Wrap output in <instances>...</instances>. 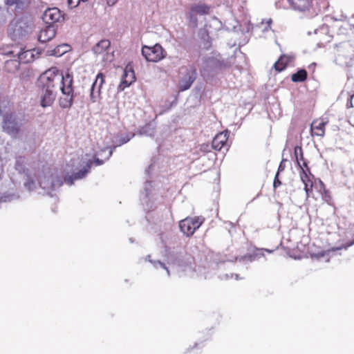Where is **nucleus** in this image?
<instances>
[{
    "instance_id": "35",
    "label": "nucleus",
    "mask_w": 354,
    "mask_h": 354,
    "mask_svg": "<svg viewBox=\"0 0 354 354\" xmlns=\"http://www.w3.org/2000/svg\"><path fill=\"white\" fill-rule=\"evenodd\" d=\"M347 95H348V100H347V102H346V107L348 109L352 108L353 106L352 100H353V98L354 97V92L352 93L348 92Z\"/></svg>"
},
{
    "instance_id": "32",
    "label": "nucleus",
    "mask_w": 354,
    "mask_h": 354,
    "mask_svg": "<svg viewBox=\"0 0 354 354\" xmlns=\"http://www.w3.org/2000/svg\"><path fill=\"white\" fill-rule=\"evenodd\" d=\"M66 47H67L66 45L58 46L51 51V53L50 55L56 56V57L61 56L62 55H63L64 53H65L66 52V49H62Z\"/></svg>"
},
{
    "instance_id": "5",
    "label": "nucleus",
    "mask_w": 354,
    "mask_h": 354,
    "mask_svg": "<svg viewBox=\"0 0 354 354\" xmlns=\"http://www.w3.org/2000/svg\"><path fill=\"white\" fill-rule=\"evenodd\" d=\"M24 120V117L16 113L5 114L2 122L3 131L15 138L20 132Z\"/></svg>"
},
{
    "instance_id": "4",
    "label": "nucleus",
    "mask_w": 354,
    "mask_h": 354,
    "mask_svg": "<svg viewBox=\"0 0 354 354\" xmlns=\"http://www.w3.org/2000/svg\"><path fill=\"white\" fill-rule=\"evenodd\" d=\"M0 54L6 57H17L20 63H29L34 60L31 50H24L22 45L11 44L0 48Z\"/></svg>"
},
{
    "instance_id": "6",
    "label": "nucleus",
    "mask_w": 354,
    "mask_h": 354,
    "mask_svg": "<svg viewBox=\"0 0 354 354\" xmlns=\"http://www.w3.org/2000/svg\"><path fill=\"white\" fill-rule=\"evenodd\" d=\"M167 252V260L168 263L173 264L178 267H185V269L183 270L184 272H193V268L191 264L192 259L190 257L188 258H185V253L181 251L180 250H168Z\"/></svg>"
},
{
    "instance_id": "22",
    "label": "nucleus",
    "mask_w": 354,
    "mask_h": 354,
    "mask_svg": "<svg viewBox=\"0 0 354 354\" xmlns=\"http://www.w3.org/2000/svg\"><path fill=\"white\" fill-rule=\"evenodd\" d=\"M10 57V59L5 61L4 70L8 73H14L18 71L20 62L17 57Z\"/></svg>"
},
{
    "instance_id": "40",
    "label": "nucleus",
    "mask_w": 354,
    "mask_h": 354,
    "mask_svg": "<svg viewBox=\"0 0 354 354\" xmlns=\"http://www.w3.org/2000/svg\"><path fill=\"white\" fill-rule=\"evenodd\" d=\"M301 167L304 169V167L306 168L305 170L308 171V172H310V169L308 167V164H307V162L306 160H304V159L303 160V163L302 165H301Z\"/></svg>"
},
{
    "instance_id": "21",
    "label": "nucleus",
    "mask_w": 354,
    "mask_h": 354,
    "mask_svg": "<svg viewBox=\"0 0 354 354\" xmlns=\"http://www.w3.org/2000/svg\"><path fill=\"white\" fill-rule=\"evenodd\" d=\"M327 122L323 120H314L311 124V131L313 136H324V127Z\"/></svg>"
},
{
    "instance_id": "8",
    "label": "nucleus",
    "mask_w": 354,
    "mask_h": 354,
    "mask_svg": "<svg viewBox=\"0 0 354 354\" xmlns=\"http://www.w3.org/2000/svg\"><path fill=\"white\" fill-rule=\"evenodd\" d=\"M203 216L187 217L179 223L181 232L187 236H192L203 223Z\"/></svg>"
},
{
    "instance_id": "36",
    "label": "nucleus",
    "mask_w": 354,
    "mask_h": 354,
    "mask_svg": "<svg viewBox=\"0 0 354 354\" xmlns=\"http://www.w3.org/2000/svg\"><path fill=\"white\" fill-rule=\"evenodd\" d=\"M354 244V239L350 242H348L346 243L345 245L341 246V247H338V248H333L332 250L333 251H335V250H341L342 248H344V249H347L348 248H349L350 246L353 245Z\"/></svg>"
},
{
    "instance_id": "25",
    "label": "nucleus",
    "mask_w": 354,
    "mask_h": 354,
    "mask_svg": "<svg viewBox=\"0 0 354 354\" xmlns=\"http://www.w3.org/2000/svg\"><path fill=\"white\" fill-rule=\"evenodd\" d=\"M110 41L107 39L101 40L93 46V51L95 54H102L110 47Z\"/></svg>"
},
{
    "instance_id": "34",
    "label": "nucleus",
    "mask_w": 354,
    "mask_h": 354,
    "mask_svg": "<svg viewBox=\"0 0 354 354\" xmlns=\"http://www.w3.org/2000/svg\"><path fill=\"white\" fill-rule=\"evenodd\" d=\"M133 134L131 135L130 133H128L126 136L124 137H122L120 139V142H119V144L118 145H116L115 146H120L123 144H125L127 142H128L133 137Z\"/></svg>"
},
{
    "instance_id": "39",
    "label": "nucleus",
    "mask_w": 354,
    "mask_h": 354,
    "mask_svg": "<svg viewBox=\"0 0 354 354\" xmlns=\"http://www.w3.org/2000/svg\"><path fill=\"white\" fill-rule=\"evenodd\" d=\"M285 162H286V160L285 159H283L281 160V162H280L279 165V167H278V170H277V174H279L281 171H283L285 168H286V164H285Z\"/></svg>"
},
{
    "instance_id": "44",
    "label": "nucleus",
    "mask_w": 354,
    "mask_h": 354,
    "mask_svg": "<svg viewBox=\"0 0 354 354\" xmlns=\"http://www.w3.org/2000/svg\"><path fill=\"white\" fill-rule=\"evenodd\" d=\"M3 173V169H0V179L2 177Z\"/></svg>"
},
{
    "instance_id": "7",
    "label": "nucleus",
    "mask_w": 354,
    "mask_h": 354,
    "mask_svg": "<svg viewBox=\"0 0 354 354\" xmlns=\"http://www.w3.org/2000/svg\"><path fill=\"white\" fill-rule=\"evenodd\" d=\"M196 77V69L194 66L182 67L178 80L179 91H185L190 88Z\"/></svg>"
},
{
    "instance_id": "19",
    "label": "nucleus",
    "mask_w": 354,
    "mask_h": 354,
    "mask_svg": "<svg viewBox=\"0 0 354 354\" xmlns=\"http://www.w3.org/2000/svg\"><path fill=\"white\" fill-rule=\"evenodd\" d=\"M56 34L55 26H47L41 28L38 36V41L41 43H46L51 40Z\"/></svg>"
},
{
    "instance_id": "23",
    "label": "nucleus",
    "mask_w": 354,
    "mask_h": 354,
    "mask_svg": "<svg viewBox=\"0 0 354 354\" xmlns=\"http://www.w3.org/2000/svg\"><path fill=\"white\" fill-rule=\"evenodd\" d=\"M156 132V125L153 122H149L142 127L138 133L141 136L153 137Z\"/></svg>"
},
{
    "instance_id": "16",
    "label": "nucleus",
    "mask_w": 354,
    "mask_h": 354,
    "mask_svg": "<svg viewBox=\"0 0 354 354\" xmlns=\"http://www.w3.org/2000/svg\"><path fill=\"white\" fill-rule=\"evenodd\" d=\"M92 165L93 160H89L88 161L86 162V164L83 169H82L81 170L76 173L73 174L72 175L66 176L64 178V181L66 182V184H68L70 186L73 185L74 180H81L87 175Z\"/></svg>"
},
{
    "instance_id": "3",
    "label": "nucleus",
    "mask_w": 354,
    "mask_h": 354,
    "mask_svg": "<svg viewBox=\"0 0 354 354\" xmlns=\"http://www.w3.org/2000/svg\"><path fill=\"white\" fill-rule=\"evenodd\" d=\"M32 31V23L26 18L13 19L9 24L8 32L13 41L26 39Z\"/></svg>"
},
{
    "instance_id": "38",
    "label": "nucleus",
    "mask_w": 354,
    "mask_h": 354,
    "mask_svg": "<svg viewBox=\"0 0 354 354\" xmlns=\"http://www.w3.org/2000/svg\"><path fill=\"white\" fill-rule=\"evenodd\" d=\"M272 22V19H269L266 20V26L263 28V30H262V31L265 32H267V31L270 30H271V26H270V25H271Z\"/></svg>"
},
{
    "instance_id": "9",
    "label": "nucleus",
    "mask_w": 354,
    "mask_h": 354,
    "mask_svg": "<svg viewBox=\"0 0 354 354\" xmlns=\"http://www.w3.org/2000/svg\"><path fill=\"white\" fill-rule=\"evenodd\" d=\"M25 158L19 156L16 158L15 168L19 174L24 175L25 180L24 187L28 191H32L37 188V183L34 178L28 173V170L25 168Z\"/></svg>"
},
{
    "instance_id": "20",
    "label": "nucleus",
    "mask_w": 354,
    "mask_h": 354,
    "mask_svg": "<svg viewBox=\"0 0 354 354\" xmlns=\"http://www.w3.org/2000/svg\"><path fill=\"white\" fill-rule=\"evenodd\" d=\"M291 7L298 11L308 10L311 6L312 0H288Z\"/></svg>"
},
{
    "instance_id": "28",
    "label": "nucleus",
    "mask_w": 354,
    "mask_h": 354,
    "mask_svg": "<svg viewBox=\"0 0 354 354\" xmlns=\"http://www.w3.org/2000/svg\"><path fill=\"white\" fill-rule=\"evenodd\" d=\"M307 77V72L305 69H300L291 76V80L294 82H304Z\"/></svg>"
},
{
    "instance_id": "42",
    "label": "nucleus",
    "mask_w": 354,
    "mask_h": 354,
    "mask_svg": "<svg viewBox=\"0 0 354 354\" xmlns=\"http://www.w3.org/2000/svg\"><path fill=\"white\" fill-rule=\"evenodd\" d=\"M233 276H234V277H235V279H236V280H238V279H240V278H239V274H231V277H232Z\"/></svg>"
},
{
    "instance_id": "27",
    "label": "nucleus",
    "mask_w": 354,
    "mask_h": 354,
    "mask_svg": "<svg viewBox=\"0 0 354 354\" xmlns=\"http://www.w3.org/2000/svg\"><path fill=\"white\" fill-rule=\"evenodd\" d=\"M5 3L8 6H15V9L23 10L28 0H5Z\"/></svg>"
},
{
    "instance_id": "47",
    "label": "nucleus",
    "mask_w": 354,
    "mask_h": 354,
    "mask_svg": "<svg viewBox=\"0 0 354 354\" xmlns=\"http://www.w3.org/2000/svg\"><path fill=\"white\" fill-rule=\"evenodd\" d=\"M87 1H88V0H82V1H84V2Z\"/></svg>"
},
{
    "instance_id": "2",
    "label": "nucleus",
    "mask_w": 354,
    "mask_h": 354,
    "mask_svg": "<svg viewBox=\"0 0 354 354\" xmlns=\"http://www.w3.org/2000/svg\"><path fill=\"white\" fill-rule=\"evenodd\" d=\"M227 66L221 60L220 55L216 56L203 57L200 64L199 71L204 80H207L213 77L217 73Z\"/></svg>"
},
{
    "instance_id": "26",
    "label": "nucleus",
    "mask_w": 354,
    "mask_h": 354,
    "mask_svg": "<svg viewBox=\"0 0 354 354\" xmlns=\"http://www.w3.org/2000/svg\"><path fill=\"white\" fill-rule=\"evenodd\" d=\"M290 61V58L289 57L282 55L280 57L278 61L274 63V67L276 71L281 72L286 68L287 64Z\"/></svg>"
},
{
    "instance_id": "13",
    "label": "nucleus",
    "mask_w": 354,
    "mask_h": 354,
    "mask_svg": "<svg viewBox=\"0 0 354 354\" xmlns=\"http://www.w3.org/2000/svg\"><path fill=\"white\" fill-rule=\"evenodd\" d=\"M136 80L133 65L132 62H129L125 66L122 75L120 84L118 86V90L124 91L129 87Z\"/></svg>"
},
{
    "instance_id": "37",
    "label": "nucleus",
    "mask_w": 354,
    "mask_h": 354,
    "mask_svg": "<svg viewBox=\"0 0 354 354\" xmlns=\"http://www.w3.org/2000/svg\"><path fill=\"white\" fill-rule=\"evenodd\" d=\"M279 174H276V175L274 176V182H273V187L274 189L277 188L278 187H279L281 185V182L279 179Z\"/></svg>"
},
{
    "instance_id": "41",
    "label": "nucleus",
    "mask_w": 354,
    "mask_h": 354,
    "mask_svg": "<svg viewBox=\"0 0 354 354\" xmlns=\"http://www.w3.org/2000/svg\"><path fill=\"white\" fill-rule=\"evenodd\" d=\"M252 26L251 24L248 23L246 26V28L245 30H243L242 31L243 32H248L250 30H252Z\"/></svg>"
},
{
    "instance_id": "18",
    "label": "nucleus",
    "mask_w": 354,
    "mask_h": 354,
    "mask_svg": "<svg viewBox=\"0 0 354 354\" xmlns=\"http://www.w3.org/2000/svg\"><path fill=\"white\" fill-rule=\"evenodd\" d=\"M229 134L230 131L227 130L218 133L212 142V148L215 150L220 151L227 145Z\"/></svg>"
},
{
    "instance_id": "45",
    "label": "nucleus",
    "mask_w": 354,
    "mask_h": 354,
    "mask_svg": "<svg viewBox=\"0 0 354 354\" xmlns=\"http://www.w3.org/2000/svg\"><path fill=\"white\" fill-rule=\"evenodd\" d=\"M108 3H111V4H114L115 3V0H108Z\"/></svg>"
},
{
    "instance_id": "24",
    "label": "nucleus",
    "mask_w": 354,
    "mask_h": 354,
    "mask_svg": "<svg viewBox=\"0 0 354 354\" xmlns=\"http://www.w3.org/2000/svg\"><path fill=\"white\" fill-rule=\"evenodd\" d=\"M209 7L204 3L194 5L191 8L190 17H191V19H193L194 13H196V14H198L201 15H206L209 12Z\"/></svg>"
},
{
    "instance_id": "1",
    "label": "nucleus",
    "mask_w": 354,
    "mask_h": 354,
    "mask_svg": "<svg viewBox=\"0 0 354 354\" xmlns=\"http://www.w3.org/2000/svg\"><path fill=\"white\" fill-rule=\"evenodd\" d=\"M73 76L68 73L64 75L59 73V70L51 68L40 75L37 80V86L40 89L41 105L47 107L53 104L60 85L62 96L59 100V106L63 109L70 108L73 103L74 92Z\"/></svg>"
},
{
    "instance_id": "33",
    "label": "nucleus",
    "mask_w": 354,
    "mask_h": 354,
    "mask_svg": "<svg viewBox=\"0 0 354 354\" xmlns=\"http://www.w3.org/2000/svg\"><path fill=\"white\" fill-rule=\"evenodd\" d=\"M301 171L300 174V177H301V180L303 181V183L305 185V189L306 191V193L308 194V183H306V181L308 180V176L307 174L308 171L305 170L303 167L301 168Z\"/></svg>"
},
{
    "instance_id": "43",
    "label": "nucleus",
    "mask_w": 354,
    "mask_h": 354,
    "mask_svg": "<svg viewBox=\"0 0 354 354\" xmlns=\"http://www.w3.org/2000/svg\"><path fill=\"white\" fill-rule=\"evenodd\" d=\"M153 167L152 165H149L147 169L146 170V172L148 174L149 170L151 169Z\"/></svg>"
},
{
    "instance_id": "15",
    "label": "nucleus",
    "mask_w": 354,
    "mask_h": 354,
    "mask_svg": "<svg viewBox=\"0 0 354 354\" xmlns=\"http://www.w3.org/2000/svg\"><path fill=\"white\" fill-rule=\"evenodd\" d=\"M117 146H113L112 147H105L102 148L100 151L95 153L93 156V165L95 166H100L103 165L105 161L108 160L113 154V150Z\"/></svg>"
},
{
    "instance_id": "10",
    "label": "nucleus",
    "mask_w": 354,
    "mask_h": 354,
    "mask_svg": "<svg viewBox=\"0 0 354 354\" xmlns=\"http://www.w3.org/2000/svg\"><path fill=\"white\" fill-rule=\"evenodd\" d=\"M38 183L47 194L53 196L52 192L60 187L63 182L57 175L51 174L48 176H45L38 181Z\"/></svg>"
},
{
    "instance_id": "14",
    "label": "nucleus",
    "mask_w": 354,
    "mask_h": 354,
    "mask_svg": "<svg viewBox=\"0 0 354 354\" xmlns=\"http://www.w3.org/2000/svg\"><path fill=\"white\" fill-rule=\"evenodd\" d=\"M104 83V75L99 73L90 88L89 100L92 103L96 102L100 97L101 88Z\"/></svg>"
},
{
    "instance_id": "31",
    "label": "nucleus",
    "mask_w": 354,
    "mask_h": 354,
    "mask_svg": "<svg viewBox=\"0 0 354 354\" xmlns=\"http://www.w3.org/2000/svg\"><path fill=\"white\" fill-rule=\"evenodd\" d=\"M151 182L149 180H147L144 185L145 196L141 199L142 203H144L145 202H147V200L151 193Z\"/></svg>"
},
{
    "instance_id": "46",
    "label": "nucleus",
    "mask_w": 354,
    "mask_h": 354,
    "mask_svg": "<svg viewBox=\"0 0 354 354\" xmlns=\"http://www.w3.org/2000/svg\"><path fill=\"white\" fill-rule=\"evenodd\" d=\"M228 278H229V276H228V274H226L225 275L224 279H227Z\"/></svg>"
},
{
    "instance_id": "30",
    "label": "nucleus",
    "mask_w": 354,
    "mask_h": 354,
    "mask_svg": "<svg viewBox=\"0 0 354 354\" xmlns=\"http://www.w3.org/2000/svg\"><path fill=\"white\" fill-rule=\"evenodd\" d=\"M147 259H149V261L154 266V268H162L164 270H166L167 273V275L169 276L170 275V272H169V268L168 267L165 265V263L161 262L160 261H152L149 258H150V256L148 255L147 257Z\"/></svg>"
},
{
    "instance_id": "29",
    "label": "nucleus",
    "mask_w": 354,
    "mask_h": 354,
    "mask_svg": "<svg viewBox=\"0 0 354 354\" xmlns=\"http://www.w3.org/2000/svg\"><path fill=\"white\" fill-rule=\"evenodd\" d=\"M294 155L295 156L298 166L300 168H302L301 163H300V160H304L303 150H302L301 147H300V146L295 147Z\"/></svg>"
},
{
    "instance_id": "17",
    "label": "nucleus",
    "mask_w": 354,
    "mask_h": 354,
    "mask_svg": "<svg viewBox=\"0 0 354 354\" xmlns=\"http://www.w3.org/2000/svg\"><path fill=\"white\" fill-rule=\"evenodd\" d=\"M264 252H271L269 250L256 249L252 253L236 257V261L239 262H252L264 256Z\"/></svg>"
},
{
    "instance_id": "12",
    "label": "nucleus",
    "mask_w": 354,
    "mask_h": 354,
    "mask_svg": "<svg viewBox=\"0 0 354 354\" xmlns=\"http://www.w3.org/2000/svg\"><path fill=\"white\" fill-rule=\"evenodd\" d=\"M64 19V15L61 10L56 8H47L42 15V20L48 26H54L55 24L60 22Z\"/></svg>"
},
{
    "instance_id": "11",
    "label": "nucleus",
    "mask_w": 354,
    "mask_h": 354,
    "mask_svg": "<svg viewBox=\"0 0 354 354\" xmlns=\"http://www.w3.org/2000/svg\"><path fill=\"white\" fill-rule=\"evenodd\" d=\"M164 50L161 45L156 44L153 46H143L142 55L147 62H157L165 57Z\"/></svg>"
}]
</instances>
